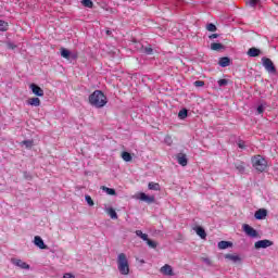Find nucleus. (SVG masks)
I'll return each mask as SVG.
<instances>
[{"label": "nucleus", "instance_id": "f257e3e1", "mask_svg": "<svg viewBox=\"0 0 278 278\" xmlns=\"http://www.w3.org/2000/svg\"><path fill=\"white\" fill-rule=\"evenodd\" d=\"M89 103L92 108H105L108 105V97L101 90H96L89 96Z\"/></svg>", "mask_w": 278, "mask_h": 278}, {"label": "nucleus", "instance_id": "f03ea898", "mask_svg": "<svg viewBox=\"0 0 278 278\" xmlns=\"http://www.w3.org/2000/svg\"><path fill=\"white\" fill-rule=\"evenodd\" d=\"M117 268L121 275H129V261L125 253H121L117 256Z\"/></svg>", "mask_w": 278, "mask_h": 278}, {"label": "nucleus", "instance_id": "7ed1b4c3", "mask_svg": "<svg viewBox=\"0 0 278 278\" xmlns=\"http://www.w3.org/2000/svg\"><path fill=\"white\" fill-rule=\"evenodd\" d=\"M252 166L258 173H264V170H266V168L268 167V162L262 155H254L252 157Z\"/></svg>", "mask_w": 278, "mask_h": 278}, {"label": "nucleus", "instance_id": "20e7f679", "mask_svg": "<svg viewBox=\"0 0 278 278\" xmlns=\"http://www.w3.org/2000/svg\"><path fill=\"white\" fill-rule=\"evenodd\" d=\"M262 65L264 66L265 71H267V73H271V75H275V73H277V67H275V63H273V60H270L269 58L263 56Z\"/></svg>", "mask_w": 278, "mask_h": 278}, {"label": "nucleus", "instance_id": "39448f33", "mask_svg": "<svg viewBox=\"0 0 278 278\" xmlns=\"http://www.w3.org/2000/svg\"><path fill=\"white\" fill-rule=\"evenodd\" d=\"M61 56H63L64 60H77V58H79V54L77 52H71L66 48H61Z\"/></svg>", "mask_w": 278, "mask_h": 278}, {"label": "nucleus", "instance_id": "423d86ee", "mask_svg": "<svg viewBox=\"0 0 278 278\" xmlns=\"http://www.w3.org/2000/svg\"><path fill=\"white\" fill-rule=\"evenodd\" d=\"M242 229L244 233L249 236V238H257L260 236V233H257V230H255V228L251 227L249 224H244L242 226Z\"/></svg>", "mask_w": 278, "mask_h": 278}, {"label": "nucleus", "instance_id": "0eeeda50", "mask_svg": "<svg viewBox=\"0 0 278 278\" xmlns=\"http://www.w3.org/2000/svg\"><path fill=\"white\" fill-rule=\"evenodd\" d=\"M273 241L268 240V239H264V240H258L254 243V248L256 250L260 249H268V247H273Z\"/></svg>", "mask_w": 278, "mask_h": 278}, {"label": "nucleus", "instance_id": "6e6552de", "mask_svg": "<svg viewBox=\"0 0 278 278\" xmlns=\"http://www.w3.org/2000/svg\"><path fill=\"white\" fill-rule=\"evenodd\" d=\"M29 88H30L33 94H35L36 97H45V90H42V88H40V86L33 83L29 85Z\"/></svg>", "mask_w": 278, "mask_h": 278}, {"label": "nucleus", "instance_id": "1a4fd4ad", "mask_svg": "<svg viewBox=\"0 0 278 278\" xmlns=\"http://www.w3.org/2000/svg\"><path fill=\"white\" fill-rule=\"evenodd\" d=\"M139 199H140V201H143L144 203H148L149 205H151V203H155V197L154 195H148L144 192H141L139 194Z\"/></svg>", "mask_w": 278, "mask_h": 278}, {"label": "nucleus", "instance_id": "9d476101", "mask_svg": "<svg viewBox=\"0 0 278 278\" xmlns=\"http://www.w3.org/2000/svg\"><path fill=\"white\" fill-rule=\"evenodd\" d=\"M161 273L166 277H175V271H173V267L168 264H165L163 267H161Z\"/></svg>", "mask_w": 278, "mask_h": 278}, {"label": "nucleus", "instance_id": "9b49d317", "mask_svg": "<svg viewBox=\"0 0 278 278\" xmlns=\"http://www.w3.org/2000/svg\"><path fill=\"white\" fill-rule=\"evenodd\" d=\"M12 264H14V266H17L18 268H22L23 270H29V264L23 262L20 258H12Z\"/></svg>", "mask_w": 278, "mask_h": 278}, {"label": "nucleus", "instance_id": "f8f14e48", "mask_svg": "<svg viewBox=\"0 0 278 278\" xmlns=\"http://www.w3.org/2000/svg\"><path fill=\"white\" fill-rule=\"evenodd\" d=\"M225 260H228L229 262H232V264H240L242 262V258L240 255L237 254H225Z\"/></svg>", "mask_w": 278, "mask_h": 278}, {"label": "nucleus", "instance_id": "ddd939ff", "mask_svg": "<svg viewBox=\"0 0 278 278\" xmlns=\"http://www.w3.org/2000/svg\"><path fill=\"white\" fill-rule=\"evenodd\" d=\"M266 216H268V211H266L265 208H260L254 214V217L256 218V220H264Z\"/></svg>", "mask_w": 278, "mask_h": 278}, {"label": "nucleus", "instance_id": "4468645a", "mask_svg": "<svg viewBox=\"0 0 278 278\" xmlns=\"http://www.w3.org/2000/svg\"><path fill=\"white\" fill-rule=\"evenodd\" d=\"M247 55H249V58H260V55H262V50L252 47L248 50Z\"/></svg>", "mask_w": 278, "mask_h": 278}, {"label": "nucleus", "instance_id": "2eb2a0df", "mask_svg": "<svg viewBox=\"0 0 278 278\" xmlns=\"http://www.w3.org/2000/svg\"><path fill=\"white\" fill-rule=\"evenodd\" d=\"M177 157V162L178 164H180V166H188V156L184 153H178L176 155Z\"/></svg>", "mask_w": 278, "mask_h": 278}, {"label": "nucleus", "instance_id": "dca6fc26", "mask_svg": "<svg viewBox=\"0 0 278 278\" xmlns=\"http://www.w3.org/2000/svg\"><path fill=\"white\" fill-rule=\"evenodd\" d=\"M138 49L146 55H153V48H151V46H142L139 43Z\"/></svg>", "mask_w": 278, "mask_h": 278}, {"label": "nucleus", "instance_id": "f3484780", "mask_svg": "<svg viewBox=\"0 0 278 278\" xmlns=\"http://www.w3.org/2000/svg\"><path fill=\"white\" fill-rule=\"evenodd\" d=\"M218 64L222 66V68H227V66H231V59L228 56H223L219 59Z\"/></svg>", "mask_w": 278, "mask_h": 278}, {"label": "nucleus", "instance_id": "a211bd4d", "mask_svg": "<svg viewBox=\"0 0 278 278\" xmlns=\"http://www.w3.org/2000/svg\"><path fill=\"white\" fill-rule=\"evenodd\" d=\"M34 244L39 249H47V244H45V240L40 236L35 237Z\"/></svg>", "mask_w": 278, "mask_h": 278}, {"label": "nucleus", "instance_id": "6ab92c4d", "mask_svg": "<svg viewBox=\"0 0 278 278\" xmlns=\"http://www.w3.org/2000/svg\"><path fill=\"white\" fill-rule=\"evenodd\" d=\"M194 231L197 236H200L202 240H205V238H207V232H205V229L203 227L198 226L194 228Z\"/></svg>", "mask_w": 278, "mask_h": 278}, {"label": "nucleus", "instance_id": "aec40b11", "mask_svg": "<svg viewBox=\"0 0 278 278\" xmlns=\"http://www.w3.org/2000/svg\"><path fill=\"white\" fill-rule=\"evenodd\" d=\"M218 249L225 250L233 247V243L231 241H219L217 244Z\"/></svg>", "mask_w": 278, "mask_h": 278}, {"label": "nucleus", "instance_id": "412c9836", "mask_svg": "<svg viewBox=\"0 0 278 278\" xmlns=\"http://www.w3.org/2000/svg\"><path fill=\"white\" fill-rule=\"evenodd\" d=\"M27 103L33 108H40V98H30Z\"/></svg>", "mask_w": 278, "mask_h": 278}, {"label": "nucleus", "instance_id": "4be33fe9", "mask_svg": "<svg viewBox=\"0 0 278 278\" xmlns=\"http://www.w3.org/2000/svg\"><path fill=\"white\" fill-rule=\"evenodd\" d=\"M106 214L112 218V220H116L118 218V214L113 207H109L105 210Z\"/></svg>", "mask_w": 278, "mask_h": 278}, {"label": "nucleus", "instance_id": "5701e85b", "mask_svg": "<svg viewBox=\"0 0 278 278\" xmlns=\"http://www.w3.org/2000/svg\"><path fill=\"white\" fill-rule=\"evenodd\" d=\"M212 51H223L225 49V46L223 43L213 42L211 43Z\"/></svg>", "mask_w": 278, "mask_h": 278}, {"label": "nucleus", "instance_id": "b1692460", "mask_svg": "<svg viewBox=\"0 0 278 278\" xmlns=\"http://www.w3.org/2000/svg\"><path fill=\"white\" fill-rule=\"evenodd\" d=\"M103 192H106L110 197H116V190L113 188L102 187Z\"/></svg>", "mask_w": 278, "mask_h": 278}, {"label": "nucleus", "instance_id": "393cba45", "mask_svg": "<svg viewBox=\"0 0 278 278\" xmlns=\"http://www.w3.org/2000/svg\"><path fill=\"white\" fill-rule=\"evenodd\" d=\"M178 118H180V121L188 118V110L187 109L180 110L178 113Z\"/></svg>", "mask_w": 278, "mask_h": 278}, {"label": "nucleus", "instance_id": "a878e982", "mask_svg": "<svg viewBox=\"0 0 278 278\" xmlns=\"http://www.w3.org/2000/svg\"><path fill=\"white\" fill-rule=\"evenodd\" d=\"M235 168L238 170V173L242 174L245 170L244 163H235Z\"/></svg>", "mask_w": 278, "mask_h": 278}, {"label": "nucleus", "instance_id": "bb28decb", "mask_svg": "<svg viewBox=\"0 0 278 278\" xmlns=\"http://www.w3.org/2000/svg\"><path fill=\"white\" fill-rule=\"evenodd\" d=\"M136 236H138V238H141V240H143L146 242V240H149V235L142 232V230H136Z\"/></svg>", "mask_w": 278, "mask_h": 278}, {"label": "nucleus", "instance_id": "cd10ccee", "mask_svg": "<svg viewBox=\"0 0 278 278\" xmlns=\"http://www.w3.org/2000/svg\"><path fill=\"white\" fill-rule=\"evenodd\" d=\"M122 160H124V162H131V160H132L131 153H129V152H123V153H122Z\"/></svg>", "mask_w": 278, "mask_h": 278}, {"label": "nucleus", "instance_id": "c85d7f7f", "mask_svg": "<svg viewBox=\"0 0 278 278\" xmlns=\"http://www.w3.org/2000/svg\"><path fill=\"white\" fill-rule=\"evenodd\" d=\"M148 188H149V190L157 191V190H160V184H157V182H149Z\"/></svg>", "mask_w": 278, "mask_h": 278}, {"label": "nucleus", "instance_id": "c756f323", "mask_svg": "<svg viewBox=\"0 0 278 278\" xmlns=\"http://www.w3.org/2000/svg\"><path fill=\"white\" fill-rule=\"evenodd\" d=\"M8 22L0 20V31H8Z\"/></svg>", "mask_w": 278, "mask_h": 278}, {"label": "nucleus", "instance_id": "7c9ffc66", "mask_svg": "<svg viewBox=\"0 0 278 278\" xmlns=\"http://www.w3.org/2000/svg\"><path fill=\"white\" fill-rule=\"evenodd\" d=\"M81 4L85 8H93L94 7V3L92 2V0H81Z\"/></svg>", "mask_w": 278, "mask_h": 278}, {"label": "nucleus", "instance_id": "2f4dec72", "mask_svg": "<svg viewBox=\"0 0 278 278\" xmlns=\"http://www.w3.org/2000/svg\"><path fill=\"white\" fill-rule=\"evenodd\" d=\"M22 144H24L26 149H31V147H34V140H24L22 141Z\"/></svg>", "mask_w": 278, "mask_h": 278}, {"label": "nucleus", "instance_id": "473e14b6", "mask_svg": "<svg viewBox=\"0 0 278 278\" xmlns=\"http://www.w3.org/2000/svg\"><path fill=\"white\" fill-rule=\"evenodd\" d=\"M148 247H150V249H156L157 248V243L151 239L148 238V240H146Z\"/></svg>", "mask_w": 278, "mask_h": 278}, {"label": "nucleus", "instance_id": "72a5a7b5", "mask_svg": "<svg viewBox=\"0 0 278 278\" xmlns=\"http://www.w3.org/2000/svg\"><path fill=\"white\" fill-rule=\"evenodd\" d=\"M217 84H218L219 88H223V87H225V86H227L229 84V80L223 78V79H219L217 81Z\"/></svg>", "mask_w": 278, "mask_h": 278}, {"label": "nucleus", "instance_id": "f704fd0d", "mask_svg": "<svg viewBox=\"0 0 278 278\" xmlns=\"http://www.w3.org/2000/svg\"><path fill=\"white\" fill-rule=\"evenodd\" d=\"M264 110H266V104H260V105L256 108L257 114H264Z\"/></svg>", "mask_w": 278, "mask_h": 278}, {"label": "nucleus", "instance_id": "c9c22d12", "mask_svg": "<svg viewBox=\"0 0 278 278\" xmlns=\"http://www.w3.org/2000/svg\"><path fill=\"white\" fill-rule=\"evenodd\" d=\"M207 31H216L218 29L214 24L210 23L206 25Z\"/></svg>", "mask_w": 278, "mask_h": 278}, {"label": "nucleus", "instance_id": "e433bc0d", "mask_svg": "<svg viewBox=\"0 0 278 278\" xmlns=\"http://www.w3.org/2000/svg\"><path fill=\"white\" fill-rule=\"evenodd\" d=\"M193 85L195 86V88H203V86H205V83L203 80H195Z\"/></svg>", "mask_w": 278, "mask_h": 278}, {"label": "nucleus", "instance_id": "4c0bfd02", "mask_svg": "<svg viewBox=\"0 0 278 278\" xmlns=\"http://www.w3.org/2000/svg\"><path fill=\"white\" fill-rule=\"evenodd\" d=\"M85 200L87 201V203L90 207H92V205H94V201L92 200V198L90 195H86Z\"/></svg>", "mask_w": 278, "mask_h": 278}, {"label": "nucleus", "instance_id": "58836bf2", "mask_svg": "<svg viewBox=\"0 0 278 278\" xmlns=\"http://www.w3.org/2000/svg\"><path fill=\"white\" fill-rule=\"evenodd\" d=\"M247 3L249 4L250 8H255V5L260 3V0H249Z\"/></svg>", "mask_w": 278, "mask_h": 278}, {"label": "nucleus", "instance_id": "ea45409f", "mask_svg": "<svg viewBox=\"0 0 278 278\" xmlns=\"http://www.w3.org/2000/svg\"><path fill=\"white\" fill-rule=\"evenodd\" d=\"M7 49L14 51V49H16V45H14L13 42H9V43H7Z\"/></svg>", "mask_w": 278, "mask_h": 278}, {"label": "nucleus", "instance_id": "a19ab883", "mask_svg": "<svg viewBox=\"0 0 278 278\" xmlns=\"http://www.w3.org/2000/svg\"><path fill=\"white\" fill-rule=\"evenodd\" d=\"M202 262H204V264H206V266L212 265V261L208 257H202Z\"/></svg>", "mask_w": 278, "mask_h": 278}, {"label": "nucleus", "instance_id": "79ce46f5", "mask_svg": "<svg viewBox=\"0 0 278 278\" xmlns=\"http://www.w3.org/2000/svg\"><path fill=\"white\" fill-rule=\"evenodd\" d=\"M238 147H239V149H247V146L244 144V141H242V140L238 141Z\"/></svg>", "mask_w": 278, "mask_h": 278}, {"label": "nucleus", "instance_id": "37998d69", "mask_svg": "<svg viewBox=\"0 0 278 278\" xmlns=\"http://www.w3.org/2000/svg\"><path fill=\"white\" fill-rule=\"evenodd\" d=\"M63 278H75V275H73L71 273H66L63 275Z\"/></svg>", "mask_w": 278, "mask_h": 278}, {"label": "nucleus", "instance_id": "c03bdc74", "mask_svg": "<svg viewBox=\"0 0 278 278\" xmlns=\"http://www.w3.org/2000/svg\"><path fill=\"white\" fill-rule=\"evenodd\" d=\"M220 35L218 34H212L211 36H208L210 40H214L216 38H218Z\"/></svg>", "mask_w": 278, "mask_h": 278}, {"label": "nucleus", "instance_id": "a18cd8bd", "mask_svg": "<svg viewBox=\"0 0 278 278\" xmlns=\"http://www.w3.org/2000/svg\"><path fill=\"white\" fill-rule=\"evenodd\" d=\"M24 177H25V179H31V177L29 175H27V172L24 173Z\"/></svg>", "mask_w": 278, "mask_h": 278}, {"label": "nucleus", "instance_id": "49530a36", "mask_svg": "<svg viewBox=\"0 0 278 278\" xmlns=\"http://www.w3.org/2000/svg\"><path fill=\"white\" fill-rule=\"evenodd\" d=\"M106 36H112V30H106Z\"/></svg>", "mask_w": 278, "mask_h": 278}]
</instances>
